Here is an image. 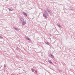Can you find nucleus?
Instances as JSON below:
<instances>
[{
    "mask_svg": "<svg viewBox=\"0 0 75 75\" xmlns=\"http://www.w3.org/2000/svg\"><path fill=\"white\" fill-rule=\"evenodd\" d=\"M26 24V22L24 21L22 23V25H25Z\"/></svg>",
    "mask_w": 75,
    "mask_h": 75,
    "instance_id": "nucleus-1",
    "label": "nucleus"
},
{
    "mask_svg": "<svg viewBox=\"0 0 75 75\" xmlns=\"http://www.w3.org/2000/svg\"><path fill=\"white\" fill-rule=\"evenodd\" d=\"M49 55L50 56V57H52V58H54V57L52 56L51 54H49Z\"/></svg>",
    "mask_w": 75,
    "mask_h": 75,
    "instance_id": "nucleus-2",
    "label": "nucleus"
},
{
    "mask_svg": "<svg viewBox=\"0 0 75 75\" xmlns=\"http://www.w3.org/2000/svg\"><path fill=\"white\" fill-rule=\"evenodd\" d=\"M21 20L22 21H24V20L23 18L22 17L20 18Z\"/></svg>",
    "mask_w": 75,
    "mask_h": 75,
    "instance_id": "nucleus-3",
    "label": "nucleus"
},
{
    "mask_svg": "<svg viewBox=\"0 0 75 75\" xmlns=\"http://www.w3.org/2000/svg\"><path fill=\"white\" fill-rule=\"evenodd\" d=\"M23 14L25 15V16H27V14H26L25 13L23 12Z\"/></svg>",
    "mask_w": 75,
    "mask_h": 75,
    "instance_id": "nucleus-4",
    "label": "nucleus"
},
{
    "mask_svg": "<svg viewBox=\"0 0 75 75\" xmlns=\"http://www.w3.org/2000/svg\"><path fill=\"white\" fill-rule=\"evenodd\" d=\"M26 38V39L27 40H29V41H30V38H27V37H26V38Z\"/></svg>",
    "mask_w": 75,
    "mask_h": 75,
    "instance_id": "nucleus-5",
    "label": "nucleus"
},
{
    "mask_svg": "<svg viewBox=\"0 0 75 75\" xmlns=\"http://www.w3.org/2000/svg\"><path fill=\"white\" fill-rule=\"evenodd\" d=\"M47 11H48V12H50L51 11L48 9H47Z\"/></svg>",
    "mask_w": 75,
    "mask_h": 75,
    "instance_id": "nucleus-6",
    "label": "nucleus"
},
{
    "mask_svg": "<svg viewBox=\"0 0 75 75\" xmlns=\"http://www.w3.org/2000/svg\"><path fill=\"white\" fill-rule=\"evenodd\" d=\"M14 28L15 30H17V31H18V28Z\"/></svg>",
    "mask_w": 75,
    "mask_h": 75,
    "instance_id": "nucleus-7",
    "label": "nucleus"
},
{
    "mask_svg": "<svg viewBox=\"0 0 75 75\" xmlns=\"http://www.w3.org/2000/svg\"><path fill=\"white\" fill-rule=\"evenodd\" d=\"M57 25H58V27H59L60 28L61 27V25H60L59 24H57Z\"/></svg>",
    "mask_w": 75,
    "mask_h": 75,
    "instance_id": "nucleus-8",
    "label": "nucleus"
},
{
    "mask_svg": "<svg viewBox=\"0 0 75 75\" xmlns=\"http://www.w3.org/2000/svg\"><path fill=\"white\" fill-rule=\"evenodd\" d=\"M43 16H44V17H45V18H47V16H46L45 14H43Z\"/></svg>",
    "mask_w": 75,
    "mask_h": 75,
    "instance_id": "nucleus-9",
    "label": "nucleus"
},
{
    "mask_svg": "<svg viewBox=\"0 0 75 75\" xmlns=\"http://www.w3.org/2000/svg\"><path fill=\"white\" fill-rule=\"evenodd\" d=\"M49 62H50V64H52V62L51 61H49Z\"/></svg>",
    "mask_w": 75,
    "mask_h": 75,
    "instance_id": "nucleus-10",
    "label": "nucleus"
},
{
    "mask_svg": "<svg viewBox=\"0 0 75 75\" xmlns=\"http://www.w3.org/2000/svg\"><path fill=\"white\" fill-rule=\"evenodd\" d=\"M46 44H47L48 45H49V43H48V42H46Z\"/></svg>",
    "mask_w": 75,
    "mask_h": 75,
    "instance_id": "nucleus-11",
    "label": "nucleus"
},
{
    "mask_svg": "<svg viewBox=\"0 0 75 75\" xmlns=\"http://www.w3.org/2000/svg\"><path fill=\"white\" fill-rule=\"evenodd\" d=\"M32 72H34V69H32Z\"/></svg>",
    "mask_w": 75,
    "mask_h": 75,
    "instance_id": "nucleus-12",
    "label": "nucleus"
},
{
    "mask_svg": "<svg viewBox=\"0 0 75 75\" xmlns=\"http://www.w3.org/2000/svg\"><path fill=\"white\" fill-rule=\"evenodd\" d=\"M0 38H3L1 36H0Z\"/></svg>",
    "mask_w": 75,
    "mask_h": 75,
    "instance_id": "nucleus-13",
    "label": "nucleus"
},
{
    "mask_svg": "<svg viewBox=\"0 0 75 75\" xmlns=\"http://www.w3.org/2000/svg\"><path fill=\"white\" fill-rule=\"evenodd\" d=\"M35 72H36V73H37V71H35Z\"/></svg>",
    "mask_w": 75,
    "mask_h": 75,
    "instance_id": "nucleus-14",
    "label": "nucleus"
}]
</instances>
